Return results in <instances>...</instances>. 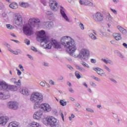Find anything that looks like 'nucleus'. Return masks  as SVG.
Returning <instances> with one entry per match:
<instances>
[{
	"mask_svg": "<svg viewBox=\"0 0 127 127\" xmlns=\"http://www.w3.org/2000/svg\"><path fill=\"white\" fill-rule=\"evenodd\" d=\"M90 62L91 63H93L94 64H95V63L97 62V61H96V59H91L90 60Z\"/></svg>",
	"mask_w": 127,
	"mask_h": 127,
	"instance_id": "nucleus-52",
	"label": "nucleus"
},
{
	"mask_svg": "<svg viewBox=\"0 0 127 127\" xmlns=\"http://www.w3.org/2000/svg\"><path fill=\"white\" fill-rule=\"evenodd\" d=\"M40 109L44 112H45V113H49L52 111V107H51V105L48 103L41 104Z\"/></svg>",
	"mask_w": 127,
	"mask_h": 127,
	"instance_id": "nucleus-10",
	"label": "nucleus"
},
{
	"mask_svg": "<svg viewBox=\"0 0 127 127\" xmlns=\"http://www.w3.org/2000/svg\"><path fill=\"white\" fill-rule=\"evenodd\" d=\"M91 78H92V79H94L96 81H97V82H101V78L97 77L95 76V75H91Z\"/></svg>",
	"mask_w": 127,
	"mask_h": 127,
	"instance_id": "nucleus-36",
	"label": "nucleus"
},
{
	"mask_svg": "<svg viewBox=\"0 0 127 127\" xmlns=\"http://www.w3.org/2000/svg\"><path fill=\"white\" fill-rule=\"evenodd\" d=\"M93 69L94 71H95L99 76H101V77H106L107 76L104 70L100 67H94Z\"/></svg>",
	"mask_w": 127,
	"mask_h": 127,
	"instance_id": "nucleus-13",
	"label": "nucleus"
},
{
	"mask_svg": "<svg viewBox=\"0 0 127 127\" xmlns=\"http://www.w3.org/2000/svg\"><path fill=\"white\" fill-rule=\"evenodd\" d=\"M123 45L124 47H125V48H127V43H124L123 44Z\"/></svg>",
	"mask_w": 127,
	"mask_h": 127,
	"instance_id": "nucleus-64",
	"label": "nucleus"
},
{
	"mask_svg": "<svg viewBox=\"0 0 127 127\" xmlns=\"http://www.w3.org/2000/svg\"><path fill=\"white\" fill-rule=\"evenodd\" d=\"M93 3L88 0H84V5H92Z\"/></svg>",
	"mask_w": 127,
	"mask_h": 127,
	"instance_id": "nucleus-31",
	"label": "nucleus"
},
{
	"mask_svg": "<svg viewBox=\"0 0 127 127\" xmlns=\"http://www.w3.org/2000/svg\"><path fill=\"white\" fill-rule=\"evenodd\" d=\"M117 28L118 29L119 31L123 33L124 35H127V30L122 26L118 25L117 26Z\"/></svg>",
	"mask_w": 127,
	"mask_h": 127,
	"instance_id": "nucleus-17",
	"label": "nucleus"
},
{
	"mask_svg": "<svg viewBox=\"0 0 127 127\" xmlns=\"http://www.w3.org/2000/svg\"><path fill=\"white\" fill-rule=\"evenodd\" d=\"M67 68H68V69H69L71 70V71H73V67H72V66H71V65L68 64V65H67Z\"/></svg>",
	"mask_w": 127,
	"mask_h": 127,
	"instance_id": "nucleus-53",
	"label": "nucleus"
},
{
	"mask_svg": "<svg viewBox=\"0 0 127 127\" xmlns=\"http://www.w3.org/2000/svg\"><path fill=\"white\" fill-rule=\"evenodd\" d=\"M90 85L92 87H93L94 88L97 87V85L95 83V82L91 81L90 82Z\"/></svg>",
	"mask_w": 127,
	"mask_h": 127,
	"instance_id": "nucleus-43",
	"label": "nucleus"
},
{
	"mask_svg": "<svg viewBox=\"0 0 127 127\" xmlns=\"http://www.w3.org/2000/svg\"><path fill=\"white\" fill-rule=\"evenodd\" d=\"M81 64H82L83 67H85V68H90V65H89V64H87L85 62H82Z\"/></svg>",
	"mask_w": 127,
	"mask_h": 127,
	"instance_id": "nucleus-35",
	"label": "nucleus"
},
{
	"mask_svg": "<svg viewBox=\"0 0 127 127\" xmlns=\"http://www.w3.org/2000/svg\"><path fill=\"white\" fill-rule=\"evenodd\" d=\"M9 7L12 8V9H17L18 8V4L15 2H13L9 5Z\"/></svg>",
	"mask_w": 127,
	"mask_h": 127,
	"instance_id": "nucleus-23",
	"label": "nucleus"
},
{
	"mask_svg": "<svg viewBox=\"0 0 127 127\" xmlns=\"http://www.w3.org/2000/svg\"><path fill=\"white\" fill-rule=\"evenodd\" d=\"M10 81L11 83H13L15 85H17V86H20V85H21V81L20 79H19L18 81H16V78H12L10 79Z\"/></svg>",
	"mask_w": 127,
	"mask_h": 127,
	"instance_id": "nucleus-19",
	"label": "nucleus"
},
{
	"mask_svg": "<svg viewBox=\"0 0 127 127\" xmlns=\"http://www.w3.org/2000/svg\"><path fill=\"white\" fill-rule=\"evenodd\" d=\"M93 19L96 22H103L104 21V19H105V17H104V15L102 14V13L100 11H98L94 13L93 16Z\"/></svg>",
	"mask_w": 127,
	"mask_h": 127,
	"instance_id": "nucleus-9",
	"label": "nucleus"
},
{
	"mask_svg": "<svg viewBox=\"0 0 127 127\" xmlns=\"http://www.w3.org/2000/svg\"><path fill=\"white\" fill-rule=\"evenodd\" d=\"M40 86H41V87H43V88H44V87H45V83L43 81H41L40 83Z\"/></svg>",
	"mask_w": 127,
	"mask_h": 127,
	"instance_id": "nucleus-48",
	"label": "nucleus"
},
{
	"mask_svg": "<svg viewBox=\"0 0 127 127\" xmlns=\"http://www.w3.org/2000/svg\"><path fill=\"white\" fill-rule=\"evenodd\" d=\"M110 43L113 45L116 44V41L115 40H112L110 41Z\"/></svg>",
	"mask_w": 127,
	"mask_h": 127,
	"instance_id": "nucleus-57",
	"label": "nucleus"
},
{
	"mask_svg": "<svg viewBox=\"0 0 127 127\" xmlns=\"http://www.w3.org/2000/svg\"><path fill=\"white\" fill-rule=\"evenodd\" d=\"M103 61L105 64H110V65H114V62L109 59H102Z\"/></svg>",
	"mask_w": 127,
	"mask_h": 127,
	"instance_id": "nucleus-24",
	"label": "nucleus"
},
{
	"mask_svg": "<svg viewBox=\"0 0 127 127\" xmlns=\"http://www.w3.org/2000/svg\"><path fill=\"white\" fill-rule=\"evenodd\" d=\"M75 67L76 69H78L80 72H85L86 71V69L84 68V67H82L79 65H76Z\"/></svg>",
	"mask_w": 127,
	"mask_h": 127,
	"instance_id": "nucleus-28",
	"label": "nucleus"
},
{
	"mask_svg": "<svg viewBox=\"0 0 127 127\" xmlns=\"http://www.w3.org/2000/svg\"><path fill=\"white\" fill-rule=\"evenodd\" d=\"M46 24L48 25V27H49L50 28L51 27H53V25H54L53 22H50V21L47 22Z\"/></svg>",
	"mask_w": 127,
	"mask_h": 127,
	"instance_id": "nucleus-34",
	"label": "nucleus"
},
{
	"mask_svg": "<svg viewBox=\"0 0 127 127\" xmlns=\"http://www.w3.org/2000/svg\"><path fill=\"white\" fill-rule=\"evenodd\" d=\"M29 127H41V125L36 122H32L28 124Z\"/></svg>",
	"mask_w": 127,
	"mask_h": 127,
	"instance_id": "nucleus-21",
	"label": "nucleus"
},
{
	"mask_svg": "<svg viewBox=\"0 0 127 127\" xmlns=\"http://www.w3.org/2000/svg\"><path fill=\"white\" fill-rule=\"evenodd\" d=\"M42 116H43V111L39 110L34 113L33 119H34V120H38V121H39L41 120Z\"/></svg>",
	"mask_w": 127,
	"mask_h": 127,
	"instance_id": "nucleus-12",
	"label": "nucleus"
},
{
	"mask_svg": "<svg viewBox=\"0 0 127 127\" xmlns=\"http://www.w3.org/2000/svg\"><path fill=\"white\" fill-rule=\"evenodd\" d=\"M43 124L51 127H59L60 122L53 116H47L44 119Z\"/></svg>",
	"mask_w": 127,
	"mask_h": 127,
	"instance_id": "nucleus-6",
	"label": "nucleus"
},
{
	"mask_svg": "<svg viewBox=\"0 0 127 127\" xmlns=\"http://www.w3.org/2000/svg\"><path fill=\"white\" fill-rule=\"evenodd\" d=\"M79 3L80 4L85 5V0H80Z\"/></svg>",
	"mask_w": 127,
	"mask_h": 127,
	"instance_id": "nucleus-50",
	"label": "nucleus"
},
{
	"mask_svg": "<svg viewBox=\"0 0 127 127\" xmlns=\"http://www.w3.org/2000/svg\"><path fill=\"white\" fill-rule=\"evenodd\" d=\"M10 98V94L8 91H0V100H7Z\"/></svg>",
	"mask_w": 127,
	"mask_h": 127,
	"instance_id": "nucleus-14",
	"label": "nucleus"
},
{
	"mask_svg": "<svg viewBox=\"0 0 127 127\" xmlns=\"http://www.w3.org/2000/svg\"><path fill=\"white\" fill-rule=\"evenodd\" d=\"M106 19L107 20V21H109V22L113 21V17L110 14L106 16Z\"/></svg>",
	"mask_w": 127,
	"mask_h": 127,
	"instance_id": "nucleus-30",
	"label": "nucleus"
},
{
	"mask_svg": "<svg viewBox=\"0 0 127 127\" xmlns=\"http://www.w3.org/2000/svg\"><path fill=\"white\" fill-rule=\"evenodd\" d=\"M19 92L24 96H29V90H28V89L26 88H20L19 90Z\"/></svg>",
	"mask_w": 127,
	"mask_h": 127,
	"instance_id": "nucleus-16",
	"label": "nucleus"
},
{
	"mask_svg": "<svg viewBox=\"0 0 127 127\" xmlns=\"http://www.w3.org/2000/svg\"><path fill=\"white\" fill-rule=\"evenodd\" d=\"M0 9H4V5H3L2 2H0Z\"/></svg>",
	"mask_w": 127,
	"mask_h": 127,
	"instance_id": "nucleus-45",
	"label": "nucleus"
},
{
	"mask_svg": "<svg viewBox=\"0 0 127 127\" xmlns=\"http://www.w3.org/2000/svg\"><path fill=\"white\" fill-rule=\"evenodd\" d=\"M20 6L21 7H24V8H26V7H28L29 6V4L27 2H25L23 1H20L19 3Z\"/></svg>",
	"mask_w": 127,
	"mask_h": 127,
	"instance_id": "nucleus-25",
	"label": "nucleus"
},
{
	"mask_svg": "<svg viewBox=\"0 0 127 127\" xmlns=\"http://www.w3.org/2000/svg\"><path fill=\"white\" fill-rule=\"evenodd\" d=\"M75 74L77 79H80V78H81V75H80V72H79V71H76Z\"/></svg>",
	"mask_w": 127,
	"mask_h": 127,
	"instance_id": "nucleus-38",
	"label": "nucleus"
},
{
	"mask_svg": "<svg viewBox=\"0 0 127 127\" xmlns=\"http://www.w3.org/2000/svg\"><path fill=\"white\" fill-rule=\"evenodd\" d=\"M86 112H88L89 113H91V114H94L95 113V111H94V110L90 108H86Z\"/></svg>",
	"mask_w": 127,
	"mask_h": 127,
	"instance_id": "nucleus-37",
	"label": "nucleus"
},
{
	"mask_svg": "<svg viewBox=\"0 0 127 127\" xmlns=\"http://www.w3.org/2000/svg\"><path fill=\"white\" fill-rule=\"evenodd\" d=\"M27 56L28 57V58L31 59V60H33V58L32 57V56H31V55H27Z\"/></svg>",
	"mask_w": 127,
	"mask_h": 127,
	"instance_id": "nucleus-60",
	"label": "nucleus"
},
{
	"mask_svg": "<svg viewBox=\"0 0 127 127\" xmlns=\"http://www.w3.org/2000/svg\"><path fill=\"white\" fill-rule=\"evenodd\" d=\"M10 52L12 54H14V55H18L19 54H22V51L18 49H16L15 51L12 49Z\"/></svg>",
	"mask_w": 127,
	"mask_h": 127,
	"instance_id": "nucleus-22",
	"label": "nucleus"
},
{
	"mask_svg": "<svg viewBox=\"0 0 127 127\" xmlns=\"http://www.w3.org/2000/svg\"><path fill=\"white\" fill-rule=\"evenodd\" d=\"M9 120V118L6 116H0V126L4 127Z\"/></svg>",
	"mask_w": 127,
	"mask_h": 127,
	"instance_id": "nucleus-15",
	"label": "nucleus"
},
{
	"mask_svg": "<svg viewBox=\"0 0 127 127\" xmlns=\"http://www.w3.org/2000/svg\"><path fill=\"white\" fill-rule=\"evenodd\" d=\"M61 43L64 47L67 52L72 57H78L82 61H88L90 59V50L87 48H82L79 51V54L76 56L75 52L77 50L76 42L71 37L65 36L63 37L61 39Z\"/></svg>",
	"mask_w": 127,
	"mask_h": 127,
	"instance_id": "nucleus-1",
	"label": "nucleus"
},
{
	"mask_svg": "<svg viewBox=\"0 0 127 127\" xmlns=\"http://www.w3.org/2000/svg\"><path fill=\"white\" fill-rule=\"evenodd\" d=\"M3 45H4L5 46H6L8 51H9V52H10V51H11V50L12 49L10 48L11 46L9 45V44L7 43L6 42H4Z\"/></svg>",
	"mask_w": 127,
	"mask_h": 127,
	"instance_id": "nucleus-27",
	"label": "nucleus"
},
{
	"mask_svg": "<svg viewBox=\"0 0 127 127\" xmlns=\"http://www.w3.org/2000/svg\"><path fill=\"white\" fill-rule=\"evenodd\" d=\"M103 68L105 70H106V71H107V72H112V70L111 69V68H110V67H108V66L106 65H103Z\"/></svg>",
	"mask_w": 127,
	"mask_h": 127,
	"instance_id": "nucleus-33",
	"label": "nucleus"
},
{
	"mask_svg": "<svg viewBox=\"0 0 127 127\" xmlns=\"http://www.w3.org/2000/svg\"><path fill=\"white\" fill-rule=\"evenodd\" d=\"M75 106L77 107V108H81V105L79 103H76Z\"/></svg>",
	"mask_w": 127,
	"mask_h": 127,
	"instance_id": "nucleus-63",
	"label": "nucleus"
},
{
	"mask_svg": "<svg viewBox=\"0 0 127 127\" xmlns=\"http://www.w3.org/2000/svg\"><path fill=\"white\" fill-rule=\"evenodd\" d=\"M18 89V87L15 85H8L5 81H0V90L1 91H12L15 92Z\"/></svg>",
	"mask_w": 127,
	"mask_h": 127,
	"instance_id": "nucleus-7",
	"label": "nucleus"
},
{
	"mask_svg": "<svg viewBox=\"0 0 127 127\" xmlns=\"http://www.w3.org/2000/svg\"><path fill=\"white\" fill-rule=\"evenodd\" d=\"M49 83L50 84V85H53V86H54V85H55V82H54V81L51 80L49 81Z\"/></svg>",
	"mask_w": 127,
	"mask_h": 127,
	"instance_id": "nucleus-51",
	"label": "nucleus"
},
{
	"mask_svg": "<svg viewBox=\"0 0 127 127\" xmlns=\"http://www.w3.org/2000/svg\"><path fill=\"white\" fill-rule=\"evenodd\" d=\"M113 2H114V3L117 4V3H119V2H120L119 0H113Z\"/></svg>",
	"mask_w": 127,
	"mask_h": 127,
	"instance_id": "nucleus-61",
	"label": "nucleus"
},
{
	"mask_svg": "<svg viewBox=\"0 0 127 127\" xmlns=\"http://www.w3.org/2000/svg\"><path fill=\"white\" fill-rule=\"evenodd\" d=\"M114 39H116L117 41H120L122 40V35L119 33H114L112 35Z\"/></svg>",
	"mask_w": 127,
	"mask_h": 127,
	"instance_id": "nucleus-18",
	"label": "nucleus"
},
{
	"mask_svg": "<svg viewBox=\"0 0 127 127\" xmlns=\"http://www.w3.org/2000/svg\"><path fill=\"white\" fill-rule=\"evenodd\" d=\"M24 42L26 44H27V45H29V44H30V41L27 39L25 40Z\"/></svg>",
	"mask_w": 127,
	"mask_h": 127,
	"instance_id": "nucleus-46",
	"label": "nucleus"
},
{
	"mask_svg": "<svg viewBox=\"0 0 127 127\" xmlns=\"http://www.w3.org/2000/svg\"><path fill=\"white\" fill-rule=\"evenodd\" d=\"M7 107L11 110H17L18 109V103L16 101H10L7 104Z\"/></svg>",
	"mask_w": 127,
	"mask_h": 127,
	"instance_id": "nucleus-11",
	"label": "nucleus"
},
{
	"mask_svg": "<svg viewBox=\"0 0 127 127\" xmlns=\"http://www.w3.org/2000/svg\"><path fill=\"white\" fill-rule=\"evenodd\" d=\"M43 65L45 66V67H48V66H49V64L45 62L43 63Z\"/></svg>",
	"mask_w": 127,
	"mask_h": 127,
	"instance_id": "nucleus-58",
	"label": "nucleus"
},
{
	"mask_svg": "<svg viewBox=\"0 0 127 127\" xmlns=\"http://www.w3.org/2000/svg\"><path fill=\"white\" fill-rule=\"evenodd\" d=\"M64 79V77L62 75H60L59 77V81H62Z\"/></svg>",
	"mask_w": 127,
	"mask_h": 127,
	"instance_id": "nucleus-54",
	"label": "nucleus"
},
{
	"mask_svg": "<svg viewBox=\"0 0 127 127\" xmlns=\"http://www.w3.org/2000/svg\"><path fill=\"white\" fill-rule=\"evenodd\" d=\"M66 84L67 86H69V87H72V84L69 81H67Z\"/></svg>",
	"mask_w": 127,
	"mask_h": 127,
	"instance_id": "nucleus-59",
	"label": "nucleus"
},
{
	"mask_svg": "<svg viewBox=\"0 0 127 127\" xmlns=\"http://www.w3.org/2000/svg\"><path fill=\"white\" fill-rule=\"evenodd\" d=\"M31 50H33V51H35V52H37V50L34 47H32Z\"/></svg>",
	"mask_w": 127,
	"mask_h": 127,
	"instance_id": "nucleus-56",
	"label": "nucleus"
},
{
	"mask_svg": "<svg viewBox=\"0 0 127 127\" xmlns=\"http://www.w3.org/2000/svg\"><path fill=\"white\" fill-rule=\"evenodd\" d=\"M110 10H111V11H112L113 13H114V14H118V11H117L116 9L111 8Z\"/></svg>",
	"mask_w": 127,
	"mask_h": 127,
	"instance_id": "nucleus-44",
	"label": "nucleus"
},
{
	"mask_svg": "<svg viewBox=\"0 0 127 127\" xmlns=\"http://www.w3.org/2000/svg\"><path fill=\"white\" fill-rule=\"evenodd\" d=\"M88 35L89 37L91 39H92V40H96L98 39V38H97V36L94 35L93 33L89 32L88 33Z\"/></svg>",
	"mask_w": 127,
	"mask_h": 127,
	"instance_id": "nucleus-26",
	"label": "nucleus"
},
{
	"mask_svg": "<svg viewBox=\"0 0 127 127\" xmlns=\"http://www.w3.org/2000/svg\"><path fill=\"white\" fill-rule=\"evenodd\" d=\"M41 25V21L38 18H31L28 21V24L25 25L23 27V30L24 34L30 36L33 34V30L32 27L38 26L39 27Z\"/></svg>",
	"mask_w": 127,
	"mask_h": 127,
	"instance_id": "nucleus-3",
	"label": "nucleus"
},
{
	"mask_svg": "<svg viewBox=\"0 0 127 127\" xmlns=\"http://www.w3.org/2000/svg\"><path fill=\"white\" fill-rule=\"evenodd\" d=\"M83 86H84V87H85V88H88V84H87V83L86 82H83L82 83Z\"/></svg>",
	"mask_w": 127,
	"mask_h": 127,
	"instance_id": "nucleus-62",
	"label": "nucleus"
},
{
	"mask_svg": "<svg viewBox=\"0 0 127 127\" xmlns=\"http://www.w3.org/2000/svg\"><path fill=\"white\" fill-rule=\"evenodd\" d=\"M19 123L16 121H13L10 123L7 127H19Z\"/></svg>",
	"mask_w": 127,
	"mask_h": 127,
	"instance_id": "nucleus-20",
	"label": "nucleus"
},
{
	"mask_svg": "<svg viewBox=\"0 0 127 127\" xmlns=\"http://www.w3.org/2000/svg\"><path fill=\"white\" fill-rule=\"evenodd\" d=\"M16 70L17 71V74L18 76H21V74H22L21 70L18 69V68H16Z\"/></svg>",
	"mask_w": 127,
	"mask_h": 127,
	"instance_id": "nucleus-39",
	"label": "nucleus"
},
{
	"mask_svg": "<svg viewBox=\"0 0 127 127\" xmlns=\"http://www.w3.org/2000/svg\"><path fill=\"white\" fill-rule=\"evenodd\" d=\"M37 40L39 42H41V46L44 49H51L52 46L54 48H60V43L55 40L50 41L48 37L45 35L44 30L37 32Z\"/></svg>",
	"mask_w": 127,
	"mask_h": 127,
	"instance_id": "nucleus-2",
	"label": "nucleus"
},
{
	"mask_svg": "<svg viewBox=\"0 0 127 127\" xmlns=\"http://www.w3.org/2000/svg\"><path fill=\"white\" fill-rule=\"evenodd\" d=\"M6 26L8 29H13V28H14V27L10 24H6Z\"/></svg>",
	"mask_w": 127,
	"mask_h": 127,
	"instance_id": "nucleus-40",
	"label": "nucleus"
},
{
	"mask_svg": "<svg viewBox=\"0 0 127 127\" xmlns=\"http://www.w3.org/2000/svg\"><path fill=\"white\" fill-rule=\"evenodd\" d=\"M47 15L50 16L51 17H54V14L51 11H48L46 12Z\"/></svg>",
	"mask_w": 127,
	"mask_h": 127,
	"instance_id": "nucleus-32",
	"label": "nucleus"
},
{
	"mask_svg": "<svg viewBox=\"0 0 127 127\" xmlns=\"http://www.w3.org/2000/svg\"><path fill=\"white\" fill-rule=\"evenodd\" d=\"M68 91L69 92H70V93H71L72 94H74V93H75V91L72 88H68Z\"/></svg>",
	"mask_w": 127,
	"mask_h": 127,
	"instance_id": "nucleus-49",
	"label": "nucleus"
},
{
	"mask_svg": "<svg viewBox=\"0 0 127 127\" xmlns=\"http://www.w3.org/2000/svg\"><path fill=\"white\" fill-rule=\"evenodd\" d=\"M18 68H20V70L22 71L23 72L24 71V68H23V66L21 64H19L18 65Z\"/></svg>",
	"mask_w": 127,
	"mask_h": 127,
	"instance_id": "nucleus-41",
	"label": "nucleus"
},
{
	"mask_svg": "<svg viewBox=\"0 0 127 127\" xmlns=\"http://www.w3.org/2000/svg\"><path fill=\"white\" fill-rule=\"evenodd\" d=\"M13 21L17 26H21L23 24L22 17L18 14H15L13 16Z\"/></svg>",
	"mask_w": 127,
	"mask_h": 127,
	"instance_id": "nucleus-8",
	"label": "nucleus"
},
{
	"mask_svg": "<svg viewBox=\"0 0 127 127\" xmlns=\"http://www.w3.org/2000/svg\"><path fill=\"white\" fill-rule=\"evenodd\" d=\"M30 101L34 104V110H38L41 106L40 103L43 102V94L39 92H34L31 94Z\"/></svg>",
	"mask_w": 127,
	"mask_h": 127,
	"instance_id": "nucleus-5",
	"label": "nucleus"
},
{
	"mask_svg": "<svg viewBox=\"0 0 127 127\" xmlns=\"http://www.w3.org/2000/svg\"><path fill=\"white\" fill-rule=\"evenodd\" d=\"M117 55L118 56L120 57V58H122V59L124 58V55H123V54H122V53H121L120 52H118Z\"/></svg>",
	"mask_w": 127,
	"mask_h": 127,
	"instance_id": "nucleus-47",
	"label": "nucleus"
},
{
	"mask_svg": "<svg viewBox=\"0 0 127 127\" xmlns=\"http://www.w3.org/2000/svg\"><path fill=\"white\" fill-rule=\"evenodd\" d=\"M79 26L81 30H84V29H85V28L84 27V24H83V23H80L79 25Z\"/></svg>",
	"mask_w": 127,
	"mask_h": 127,
	"instance_id": "nucleus-42",
	"label": "nucleus"
},
{
	"mask_svg": "<svg viewBox=\"0 0 127 127\" xmlns=\"http://www.w3.org/2000/svg\"><path fill=\"white\" fill-rule=\"evenodd\" d=\"M110 80H111V81L112 82H113L115 84H117V83H118V81H117V80H116V79H113V78H112V79H111Z\"/></svg>",
	"mask_w": 127,
	"mask_h": 127,
	"instance_id": "nucleus-55",
	"label": "nucleus"
},
{
	"mask_svg": "<svg viewBox=\"0 0 127 127\" xmlns=\"http://www.w3.org/2000/svg\"><path fill=\"white\" fill-rule=\"evenodd\" d=\"M60 103L61 104V106H63V107H64L67 105V101H65L64 99V100H61L60 101Z\"/></svg>",
	"mask_w": 127,
	"mask_h": 127,
	"instance_id": "nucleus-29",
	"label": "nucleus"
},
{
	"mask_svg": "<svg viewBox=\"0 0 127 127\" xmlns=\"http://www.w3.org/2000/svg\"><path fill=\"white\" fill-rule=\"evenodd\" d=\"M49 4L51 9L53 11H58L60 9L61 15L63 18H64L65 21L68 23L72 22L71 20L69 19L68 16H67V14H66L64 7L59 5L58 2H57L56 0H50Z\"/></svg>",
	"mask_w": 127,
	"mask_h": 127,
	"instance_id": "nucleus-4",
	"label": "nucleus"
}]
</instances>
